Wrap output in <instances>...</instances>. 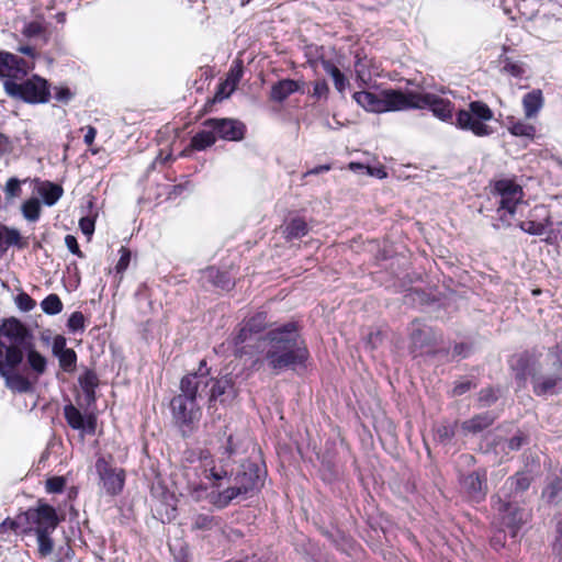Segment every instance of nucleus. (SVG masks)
<instances>
[{
  "label": "nucleus",
  "mask_w": 562,
  "mask_h": 562,
  "mask_svg": "<svg viewBox=\"0 0 562 562\" xmlns=\"http://www.w3.org/2000/svg\"><path fill=\"white\" fill-rule=\"evenodd\" d=\"M119 252H120V259L115 266V273L120 274L122 277V274L126 271V269L128 268V266L131 263L132 252L125 246H122L120 248Z\"/></svg>",
  "instance_id": "nucleus-39"
},
{
  "label": "nucleus",
  "mask_w": 562,
  "mask_h": 562,
  "mask_svg": "<svg viewBox=\"0 0 562 562\" xmlns=\"http://www.w3.org/2000/svg\"><path fill=\"white\" fill-rule=\"evenodd\" d=\"M530 483L531 477L527 473H517L506 481L505 487H508L514 494H518L526 491L530 486Z\"/></svg>",
  "instance_id": "nucleus-33"
},
{
  "label": "nucleus",
  "mask_w": 562,
  "mask_h": 562,
  "mask_svg": "<svg viewBox=\"0 0 562 562\" xmlns=\"http://www.w3.org/2000/svg\"><path fill=\"white\" fill-rule=\"evenodd\" d=\"M234 91H235L234 88H231V86H226V80H225L220 85L218 90L215 94V99L223 100L225 98H228Z\"/></svg>",
  "instance_id": "nucleus-53"
},
{
  "label": "nucleus",
  "mask_w": 562,
  "mask_h": 562,
  "mask_svg": "<svg viewBox=\"0 0 562 562\" xmlns=\"http://www.w3.org/2000/svg\"><path fill=\"white\" fill-rule=\"evenodd\" d=\"M67 328L69 333L77 334L85 330V316L82 312L75 311L70 314L67 321Z\"/></svg>",
  "instance_id": "nucleus-36"
},
{
  "label": "nucleus",
  "mask_w": 562,
  "mask_h": 562,
  "mask_svg": "<svg viewBox=\"0 0 562 562\" xmlns=\"http://www.w3.org/2000/svg\"><path fill=\"white\" fill-rule=\"evenodd\" d=\"M330 167L328 165H322L311 169L310 171L306 172V175H318L321 172L328 171Z\"/></svg>",
  "instance_id": "nucleus-64"
},
{
  "label": "nucleus",
  "mask_w": 562,
  "mask_h": 562,
  "mask_svg": "<svg viewBox=\"0 0 562 562\" xmlns=\"http://www.w3.org/2000/svg\"><path fill=\"white\" fill-rule=\"evenodd\" d=\"M214 526V518L209 515H196L192 520V528L194 530H210Z\"/></svg>",
  "instance_id": "nucleus-41"
},
{
  "label": "nucleus",
  "mask_w": 562,
  "mask_h": 562,
  "mask_svg": "<svg viewBox=\"0 0 562 562\" xmlns=\"http://www.w3.org/2000/svg\"><path fill=\"white\" fill-rule=\"evenodd\" d=\"M34 342L31 329L15 317L4 318L0 323V375L5 386L16 393H30L33 383L16 371L23 362L24 352Z\"/></svg>",
  "instance_id": "nucleus-1"
},
{
  "label": "nucleus",
  "mask_w": 562,
  "mask_h": 562,
  "mask_svg": "<svg viewBox=\"0 0 562 562\" xmlns=\"http://www.w3.org/2000/svg\"><path fill=\"white\" fill-rule=\"evenodd\" d=\"M37 192L45 205L53 206L61 198L64 190L57 183L45 181L38 187Z\"/></svg>",
  "instance_id": "nucleus-26"
},
{
  "label": "nucleus",
  "mask_w": 562,
  "mask_h": 562,
  "mask_svg": "<svg viewBox=\"0 0 562 562\" xmlns=\"http://www.w3.org/2000/svg\"><path fill=\"white\" fill-rule=\"evenodd\" d=\"M44 32L43 25L37 21H31L24 24L22 34L29 38L36 37Z\"/></svg>",
  "instance_id": "nucleus-44"
},
{
  "label": "nucleus",
  "mask_w": 562,
  "mask_h": 562,
  "mask_svg": "<svg viewBox=\"0 0 562 562\" xmlns=\"http://www.w3.org/2000/svg\"><path fill=\"white\" fill-rule=\"evenodd\" d=\"M308 233V227L303 218L295 217L285 226L284 234L288 239L301 238Z\"/></svg>",
  "instance_id": "nucleus-30"
},
{
  "label": "nucleus",
  "mask_w": 562,
  "mask_h": 562,
  "mask_svg": "<svg viewBox=\"0 0 562 562\" xmlns=\"http://www.w3.org/2000/svg\"><path fill=\"white\" fill-rule=\"evenodd\" d=\"M24 515L27 521L35 525L33 530L45 529L48 532H54L60 521L55 507L42 502L36 507L29 508Z\"/></svg>",
  "instance_id": "nucleus-12"
},
{
  "label": "nucleus",
  "mask_w": 562,
  "mask_h": 562,
  "mask_svg": "<svg viewBox=\"0 0 562 562\" xmlns=\"http://www.w3.org/2000/svg\"><path fill=\"white\" fill-rule=\"evenodd\" d=\"M209 382V369L204 360L196 372L182 378L180 393L170 403L172 415L178 423L189 425L200 418L198 400L203 397Z\"/></svg>",
  "instance_id": "nucleus-4"
},
{
  "label": "nucleus",
  "mask_w": 562,
  "mask_h": 562,
  "mask_svg": "<svg viewBox=\"0 0 562 562\" xmlns=\"http://www.w3.org/2000/svg\"><path fill=\"white\" fill-rule=\"evenodd\" d=\"M30 69L22 57L0 50V79H4V92L27 104H45L52 97L50 85L40 75L27 77Z\"/></svg>",
  "instance_id": "nucleus-2"
},
{
  "label": "nucleus",
  "mask_w": 562,
  "mask_h": 562,
  "mask_svg": "<svg viewBox=\"0 0 562 562\" xmlns=\"http://www.w3.org/2000/svg\"><path fill=\"white\" fill-rule=\"evenodd\" d=\"M355 102L370 113H386L407 110L406 91L382 89L372 91L363 89L352 94Z\"/></svg>",
  "instance_id": "nucleus-6"
},
{
  "label": "nucleus",
  "mask_w": 562,
  "mask_h": 562,
  "mask_svg": "<svg viewBox=\"0 0 562 562\" xmlns=\"http://www.w3.org/2000/svg\"><path fill=\"white\" fill-rule=\"evenodd\" d=\"M79 227L83 235L90 237L94 233V220L89 216L81 217L79 221Z\"/></svg>",
  "instance_id": "nucleus-48"
},
{
  "label": "nucleus",
  "mask_w": 562,
  "mask_h": 562,
  "mask_svg": "<svg viewBox=\"0 0 562 562\" xmlns=\"http://www.w3.org/2000/svg\"><path fill=\"white\" fill-rule=\"evenodd\" d=\"M493 119V111L481 101H472L469 110H460L457 113L456 126L460 130L471 131L474 135L483 137L492 134V128L486 124Z\"/></svg>",
  "instance_id": "nucleus-7"
},
{
  "label": "nucleus",
  "mask_w": 562,
  "mask_h": 562,
  "mask_svg": "<svg viewBox=\"0 0 562 562\" xmlns=\"http://www.w3.org/2000/svg\"><path fill=\"white\" fill-rule=\"evenodd\" d=\"M207 126L213 127L217 139L237 142L244 138L245 125L235 119H209Z\"/></svg>",
  "instance_id": "nucleus-17"
},
{
  "label": "nucleus",
  "mask_w": 562,
  "mask_h": 562,
  "mask_svg": "<svg viewBox=\"0 0 562 562\" xmlns=\"http://www.w3.org/2000/svg\"><path fill=\"white\" fill-rule=\"evenodd\" d=\"M78 383L82 390L85 404L90 407L95 404L97 389L99 386V378L91 369H86L78 378Z\"/></svg>",
  "instance_id": "nucleus-19"
},
{
  "label": "nucleus",
  "mask_w": 562,
  "mask_h": 562,
  "mask_svg": "<svg viewBox=\"0 0 562 562\" xmlns=\"http://www.w3.org/2000/svg\"><path fill=\"white\" fill-rule=\"evenodd\" d=\"M543 106V95L540 90H532L522 98L524 113L527 119L537 116Z\"/></svg>",
  "instance_id": "nucleus-25"
},
{
  "label": "nucleus",
  "mask_w": 562,
  "mask_h": 562,
  "mask_svg": "<svg viewBox=\"0 0 562 562\" xmlns=\"http://www.w3.org/2000/svg\"><path fill=\"white\" fill-rule=\"evenodd\" d=\"M505 70L514 77H520L524 74L522 67L518 64H507Z\"/></svg>",
  "instance_id": "nucleus-58"
},
{
  "label": "nucleus",
  "mask_w": 562,
  "mask_h": 562,
  "mask_svg": "<svg viewBox=\"0 0 562 562\" xmlns=\"http://www.w3.org/2000/svg\"><path fill=\"white\" fill-rule=\"evenodd\" d=\"M235 452L233 437L229 436L227 447L222 452V457L216 460L209 452H201L200 463L204 476L212 480L215 486H221L222 481L227 477L229 472V458Z\"/></svg>",
  "instance_id": "nucleus-10"
},
{
  "label": "nucleus",
  "mask_w": 562,
  "mask_h": 562,
  "mask_svg": "<svg viewBox=\"0 0 562 562\" xmlns=\"http://www.w3.org/2000/svg\"><path fill=\"white\" fill-rule=\"evenodd\" d=\"M525 442L526 437L522 434H518L510 438L509 440H507L506 442H504L503 448L507 446L509 450L514 451L520 449Z\"/></svg>",
  "instance_id": "nucleus-51"
},
{
  "label": "nucleus",
  "mask_w": 562,
  "mask_h": 562,
  "mask_svg": "<svg viewBox=\"0 0 562 562\" xmlns=\"http://www.w3.org/2000/svg\"><path fill=\"white\" fill-rule=\"evenodd\" d=\"M528 362V357L525 355L519 356L517 359H515L512 363V367L515 366H521V373H518L517 376L525 379L526 374H530V372H527V369L525 368V364Z\"/></svg>",
  "instance_id": "nucleus-54"
},
{
  "label": "nucleus",
  "mask_w": 562,
  "mask_h": 562,
  "mask_svg": "<svg viewBox=\"0 0 562 562\" xmlns=\"http://www.w3.org/2000/svg\"><path fill=\"white\" fill-rule=\"evenodd\" d=\"M508 130H509L510 134H513L515 136H524V137L532 138L536 134V128L532 125L527 124L521 121L514 122L508 127Z\"/></svg>",
  "instance_id": "nucleus-37"
},
{
  "label": "nucleus",
  "mask_w": 562,
  "mask_h": 562,
  "mask_svg": "<svg viewBox=\"0 0 562 562\" xmlns=\"http://www.w3.org/2000/svg\"><path fill=\"white\" fill-rule=\"evenodd\" d=\"M266 471L256 463H244L240 470L229 479V486L213 496L217 507H226L234 499L248 498L258 493L263 486Z\"/></svg>",
  "instance_id": "nucleus-5"
},
{
  "label": "nucleus",
  "mask_w": 562,
  "mask_h": 562,
  "mask_svg": "<svg viewBox=\"0 0 562 562\" xmlns=\"http://www.w3.org/2000/svg\"><path fill=\"white\" fill-rule=\"evenodd\" d=\"M267 324V314L263 312L257 313L249 318L245 325L239 329L238 334L229 341L233 346V352L237 357L244 355H255V349L259 347V342L263 338H258L257 334L261 331Z\"/></svg>",
  "instance_id": "nucleus-8"
},
{
  "label": "nucleus",
  "mask_w": 562,
  "mask_h": 562,
  "mask_svg": "<svg viewBox=\"0 0 562 562\" xmlns=\"http://www.w3.org/2000/svg\"><path fill=\"white\" fill-rule=\"evenodd\" d=\"M335 88L339 92H344L346 87L348 86V79L345 77L342 72L336 74V76L333 78Z\"/></svg>",
  "instance_id": "nucleus-55"
},
{
  "label": "nucleus",
  "mask_w": 562,
  "mask_h": 562,
  "mask_svg": "<svg viewBox=\"0 0 562 562\" xmlns=\"http://www.w3.org/2000/svg\"><path fill=\"white\" fill-rule=\"evenodd\" d=\"M328 91H329V88H328V85L326 83V81L318 80L314 83L312 95L317 99H322V98L326 99Z\"/></svg>",
  "instance_id": "nucleus-49"
},
{
  "label": "nucleus",
  "mask_w": 562,
  "mask_h": 562,
  "mask_svg": "<svg viewBox=\"0 0 562 562\" xmlns=\"http://www.w3.org/2000/svg\"><path fill=\"white\" fill-rule=\"evenodd\" d=\"M55 357L58 359L59 367L63 371L68 373L75 371L77 364V353L74 349L69 348L68 350H65Z\"/></svg>",
  "instance_id": "nucleus-35"
},
{
  "label": "nucleus",
  "mask_w": 562,
  "mask_h": 562,
  "mask_svg": "<svg viewBox=\"0 0 562 562\" xmlns=\"http://www.w3.org/2000/svg\"><path fill=\"white\" fill-rule=\"evenodd\" d=\"M15 304L20 311L30 312L35 307L36 302L26 292L22 291L15 296Z\"/></svg>",
  "instance_id": "nucleus-40"
},
{
  "label": "nucleus",
  "mask_w": 562,
  "mask_h": 562,
  "mask_svg": "<svg viewBox=\"0 0 562 562\" xmlns=\"http://www.w3.org/2000/svg\"><path fill=\"white\" fill-rule=\"evenodd\" d=\"M209 378L207 389L203 392V396H209V408L215 405L217 401L224 404L235 397L236 392L231 379H214L210 375Z\"/></svg>",
  "instance_id": "nucleus-16"
},
{
  "label": "nucleus",
  "mask_w": 562,
  "mask_h": 562,
  "mask_svg": "<svg viewBox=\"0 0 562 562\" xmlns=\"http://www.w3.org/2000/svg\"><path fill=\"white\" fill-rule=\"evenodd\" d=\"M493 423V418L487 415H479L473 417L472 419H469L462 424V428L465 431L476 434L488 427Z\"/></svg>",
  "instance_id": "nucleus-32"
},
{
  "label": "nucleus",
  "mask_w": 562,
  "mask_h": 562,
  "mask_svg": "<svg viewBox=\"0 0 562 562\" xmlns=\"http://www.w3.org/2000/svg\"><path fill=\"white\" fill-rule=\"evenodd\" d=\"M407 110L430 109L436 117L441 121H450L454 110L450 100L430 92L406 91Z\"/></svg>",
  "instance_id": "nucleus-9"
},
{
  "label": "nucleus",
  "mask_w": 562,
  "mask_h": 562,
  "mask_svg": "<svg viewBox=\"0 0 562 562\" xmlns=\"http://www.w3.org/2000/svg\"><path fill=\"white\" fill-rule=\"evenodd\" d=\"M66 345H67V340L63 335L55 336L54 340H53V346H52V352H53L54 357L65 350H68L69 348H67Z\"/></svg>",
  "instance_id": "nucleus-50"
},
{
  "label": "nucleus",
  "mask_w": 562,
  "mask_h": 562,
  "mask_svg": "<svg viewBox=\"0 0 562 562\" xmlns=\"http://www.w3.org/2000/svg\"><path fill=\"white\" fill-rule=\"evenodd\" d=\"M54 97L59 102L68 103L71 100V98H72V93L69 90V88H67V87H59V88L55 89Z\"/></svg>",
  "instance_id": "nucleus-52"
},
{
  "label": "nucleus",
  "mask_w": 562,
  "mask_h": 562,
  "mask_svg": "<svg viewBox=\"0 0 562 562\" xmlns=\"http://www.w3.org/2000/svg\"><path fill=\"white\" fill-rule=\"evenodd\" d=\"M10 246L23 249L26 244L22 240L19 229L0 225V258L5 254Z\"/></svg>",
  "instance_id": "nucleus-22"
},
{
  "label": "nucleus",
  "mask_w": 562,
  "mask_h": 562,
  "mask_svg": "<svg viewBox=\"0 0 562 562\" xmlns=\"http://www.w3.org/2000/svg\"><path fill=\"white\" fill-rule=\"evenodd\" d=\"M95 136H97V130L95 127L93 126H88L87 127V132L85 134V137H83V142L87 144V145H91L94 139H95Z\"/></svg>",
  "instance_id": "nucleus-60"
},
{
  "label": "nucleus",
  "mask_w": 562,
  "mask_h": 562,
  "mask_svg": "<svg viewBox=\"0 0 562 562\" xmlns=\"http://www.w3.org/2000/svg\"><path fill=\"white\" fill-rule=\"evenodd\" d=\"M256 352H265L269 367L274 370L294 368L307 358V349L292 323L271 330L259 342Z\"/></svg>",
  "instance_id": "nucleus-3"
},
{
  "label": "nucleus",
  "mask_w": 562,
  "mask_h": 562,
  "mask_svg": "<svg viewBox=\"0 0 562 562\" xmlns=\"http://www.w3.org/2000/svg\"><path fill=\"white\" fill-rule=\"evenodd\" d=\"M299 83L292 79H284L273 85L271 89V99L278 102H282L292 93L299 91Z\"/></svg>",
  "instance_id": "nucleus-27"
},
{
  "label": "nucleus",
  "mask_w": 562,
  "mask_h": 562,
  "mask_svg": "<svg viewBox=\"0 0 562 562\" xmlns=\"http://www.w3.org/2000/svg\"><path fill=\"white\" fill-rule=\"evenodd\" d=\"M65 245L67 247V249L75 256L79 257V258H83L85 255L83 252L80 250V247L78 245V240L77 238L74 236V235H66L65 236Z\"/></svg>",
  "instance_id": "nucleus-46"
},
{
  "label": "nucleus",
  "mask_w": 562,
  "mask_h": 562,
  "mask_svg": "<svg viewBox=\"0 0 562 562\" xmlns=\"http://www.w3.org/2000/svg\"><path fill=\"white\" fill-rule=\"evenodd\" d=\"M497 398L495 392L492 389L482 390L480 393V401L487 405Z\"/></svg>",
  "instance_id": "nucleus-56"
},
{
  "label": "nucleus",
  "mask_w": 562,
  "mask_h": 562,
  "mask_svg": "<svg viewBox=\"0 0 562 562\" xmlns=\"http://www.w3.org/2000/svg\"><path fill=\"white\" fill-rule=\"evenodd\" d=\"M41 202L37 198H30L21 205V212L25 220L36 222L41 216Z\"/></svg>",
  "instance_id": "nucleus-31"
},
{
  "label": "nucleus",
  "mask_w": 562,
  "mask_h": 562,
  "mask_svg": "<svg viewBox=\"0 0 562 562\" xmlns=\"http://www.w3.org/2000/svg\"><path fill=\"white\" fill-rule=\"evenodd\" d=\"M497 510L502 520V526L508 530L514 538L517 536L520 527L527 521L529 514L510 502L499 499Z\"/></svg>",
  "instance_id": "nucleus-14"
},
{
  "label": "nucleus",
  "mask_w": 562,
  "mask_h": 562,
  "mask_svg": "<svg viewBox=\"0 0 562 562\" xmlns=\"http://www.w3.org/2000/svg\"><path fill=\"white\" fill-rule=\"evenodd\" d=\"M356 78L359 83V87H368L372 82L374 76H379L376 68L372 65L371 60L366 58H359L355 65Z\"/></svg>",
  "instance_id": "nucleus-23"
},
{
  "label": "nucleus",
  "mask_w": 562,
  "mask_h": 562,
  "mask_svg": "<svg viewBox=\"0 0 562 562\" xmlns=\"http://www.w3.org/2000/svg\"><path fill=\"white\" fill-rule=\"evenodd\" d=\"M37 541V552L41 558H46L52 554L54 550V540L52 538L53 532L43 530H33Z\"/></svg>",
  "instance_id": "nucleus-28"
},
{
  "label": "nucleus",
  "mask_w": 562,
  "mask_h": 562,
  "mask_svg": "<svg viewBox=\"0 0 562 562\" xmlns=\"http://www.w3.org/2000/svg\"><path fill=\"white\" fill-rule=\"evenodd\" d=\"M24 357L26 358V367L30 374L34 378V381L31 382L34 384V382L46 372L48 363L47 358L36 350L34 342L30 348H26Z\"/></svg>",
  "instance_id": "nucleus-20"
},
{
  "label": "nucleus",
  "mask_w": 562,
  "mask_h": 562,
  "mask_svg": "<svg viewBox=\"0 0 562 562\" xmlns=\"http://www.w3.org/2000/svg\"><path fill=\"white\" fill-rule=\"evenodd\" d=\"M324 70L331 77L334 78L336 76V74H339L341 72L335 65H333L329 61H325L324 63Z\"/></svg>",
  "instance_id": "nucleus-62"
},
{
  "label": "nucleus",
  "mask_w": 562,
  "mask_h": 562,
  "mask_svg": "<svg viewBox=\"0 0 562 562\" xmlns=\"http://www.w3.org/2000/svg\"><path fill=\"white\" fill-rule=\"evenodd\" d=\"M495 191L499 195L498 212H506L513 216L517 206L522 203L521 187L512 180L502 179L495 183Z\"/></svg>",
  "instance_id": "nucleus-11"
},
{
  "label": "nucleus",
  "mask_w": 562,
  "mask_h": 562,
  "mask_svg": "<svg viewBox=\"0 0 562 562\" xmlns=\"http://www.w3.org/2000/svg\"><path fill=\"white\" fill-rule=\"evenodd\" d=\"M10 148V139L0 132V157H2Z\"/></svg>",
  "instance_id": "nucleus-61"
},
{
  "label": "nucleus",
  "mask_w": 562,
  "mask_h": 562,
  "mask_svg": "<svg viewBox=\"0 0 562 562\" xmlns=\"http://www.w3.org/2000/svg\"><path fill=\"white\" fill-rule=\"evenodd\" d=\"M243 77V65L240 60H236L231 67L227 77H226V86H231V88L236 89L238 82Z\"/></svg>",
  "instance_id": "nucleus-38"
},
{
  "label": "nucleus",
  "mask_w": 562,
  "mask_h": 562,
  "mask_svg": "<svg viewBox=\"0 0 562 562\" xmlns=\"http://www.w3.org/2000/svg\"><path fill=\"white\" fill-rule=\"evenodd\" d=\"M95 469L100 476L102 488L109 495H117L124 486V471L112 468L104 459H98Z\"/></svg>",
  "instance_id": "nucleus-13"
},
{
  "label": "nucleus",
  "mask_w": 562,
  "mask_h": 562,
  "mask_svg": "<svg viewBox=\"0 0 562 562\" xmlns=\"http://www.w3.org/2000/svg\"><path fill=\"white\" fill-rule=\"evenodd\" d=\"M461 486L469 497L480 502L485 497L487 491L485 473L473 472L464 476L461 481Z\"/></svg>",
  "instance_id": "nucleus-18"
},
{
  "label": "nucleus",
  "mask_w": 562,
  "mask_h": 562,
  "mask_svg": "<svg viewBox=\"0 0 562 562\" xmlns=\"http://www.w3.org/2000/svg\"><path fill=\"white\" fill-rule=\"evenodd\" d=\"M519 227L525 233H528L530 235H536V236L542 235L546 231V226L542 223L535 222V221L521 222L519 224Z\"/></svg>",
  "instance_id": "nucleus-43"
},
{
  "label": "nucleus",
  "mask_w": 562,
  "mask_h": 562,
  "mask_svg": "<svg viewBox=\"0 0 562 562\" xmlns=\"http://www.w3.org/2000/svg\"><path fill=\"white\" fill-rule=\"evenodd\" d=\"M64 416L72 429L87 435L95 434L97 417L93 414H83L74 404L69 403L64 406Z\"/></svg>",
  "instance_id": "nucleus-15"
},
{
  "label": "nucleus",
  "mask_w": 562,
  "mask_h": 562,
  "mask_svg": "<svg viewBox=\"0 0 562 562\" xmlns=\"http://www.w3.org/2000/svg\"><path fill=\"white\" fill-rule=\"evenodd\" d=\"M19 529V524L16 520L8 517L5 518L1 524H0V530L1 531H8V530H12L14 532H16Z\"/></svg>",
  "instance_id": "nucleus-57"
},
{
  "label": "nucleus",
  "mask_w": 562,
  "mask_h": 562,
  "mask_svg": "<svg viewBox=\"0 0 562 562\" xmlns=\"http://www.w3.org/2000/svg\"><path fill=\"white\" fill-rule=\"evenodd\" d=\"M18 50L24 55H27L30 57H35L36 53L35 49L32 46L23 45L18 48Z\"/></svg>",
  "instance_id": "nucleus-63"
},
{
  "label": "nucleus",
  "mask_w": 562,
  "mask_h": 562,
  "mask_svg": "<svg viewBox=\"0 0 562 562\" xmlns=\"http://www.w3.org/2000/svg\"><path fill=\"white\" fill-rule=\"evenodd\" d=\"M41 308L47 315H57L63 311V302L57 294L52 293L41 302Z\"/></svg>",
  "instance_id": "nucleus-34"
},
{
  "label": "nucleus",
  "mask_w": 562,
  "mask_h": 562,
  "mask_svg": "<svg viewBox=\"0 0 562 562\" xmlns=\"http://www.w3.org/2000/svg\"><path fill=\"white\" fill-rule=\"evenodd\" d=\"M4 193L7 198L18 196L21 193V181L15 177L8 179L4 187Z\"/></svg>",
  "instance_id": "nucleus-45"
},
{
  "label": "nucleus",
  "mask_w": 562,
  "mask_h": 562,
  "mask_svg": "<svg viewBox=\"0 0 562 562\" xmlns=\"http://www.w3.org/2000/svg\"><path fill=\"white\" fill-rule=\"evenodd\" d=\"M66 486V480L63 476H52L46 480V492L58 494L64 491Z\"/></svg>",
  "instance_id": "nucleus-42"
},
{
  "label": "nucleus",
  "mask_w": 562,
  "mask_h": 562,
  "mask_svg": "<svg viewBox=\"0 0 562 562\" xmlns=\"http://www.w3.org/2000/svg\"><path fill=\"white\" fill-rule=\"evenodd\" d=\"M203 128L199 131L191 139V146L195 150H204L211 147L217 140L213 127L207 126V120L202 124Z\"/></svg>",
  "instance_id": "nucleus-24"
},
{
  "label": "nucleus",
  "mask_w": 562,
  "mask_h": 562,
  "mask_svg": "<svg viewBox=\"0 0 562 562\" xmlns=\"http://www.w3.org/2000/svg\"><path fill=\"white\" fill-rule=\"evenodd\" d=\"M471 389V383L469 381L460 382L456 384L453 387L454 395H462Z\"/></svg>",
  "instance_id": "nucleus-59"
},
{
  "label": "nucleus",
  "mask_w": 562,
  "mask_h": 562,
  "mask_svg": "<svg viewBox=\"0 0 562 562\" xmlns=\"http://www.w3.org/2000/svg\"><path fill=\"white\" fill-rule=\"evenodd\" d=\"M58 559L56 562H71L75 551L69 544L60 546L57 551Z\"/></svg>",
  "instance_id": "nucleus-47"
},
{
  "label": "nucleus",
  "mask_w": 562,
  "mask_h": 562,
  "mask_svg": "<svg viewBox=\"0 0 562 562\" xmlns=\"http://www.w3.org/2000/svg\"><path fill=\"white\" fill-rule=\"evenodd\" d=\"M532 386L533 392L539 396L553 395L562 389V380L557 374L533 375Z\"/></svg>",
  "instance_id": "nucleus-21"
},
{
  "label": "nucleus",
  "mask_w": 562,
  "mask_h": 562,
  "mask_svg": "<svg viewBox=\"0 0 562 562\" xmlns=\"http://www.w3.org/2000/svg\"><path fill=\"white\" fill-rule=\"evenodd\" d=\"M542 497L551 504H559L562 501V479H552L542 492Z\"/></svg>",
  "instance_id": "nucleus-29"
}]
</instances>
